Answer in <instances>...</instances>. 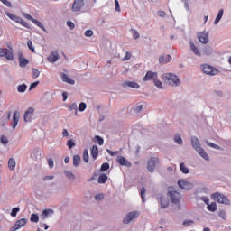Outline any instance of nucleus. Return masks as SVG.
<instances>
[{
	"label": "nucleus",
	"mask_w": 231,
	"mask_h": 231,
	"mask_svg": "<svg viewBox=\"0 0 231 231\" xmlns=\"http://www.w3.org/2000/svg\"><path fill=\"white\" fill-rule=\"evenodd\" d=\"M86 107H88V105H86V103L81 102L79 106V111H80V113L86 111Z\"/></svg>",
	"instance_id": "a18cd8bd"
},
{
	"label": "nucleus",
	"mask_w": 231,
	"mask_h": 231,
	"mask_svg": "<svg viewBox=\"0 0 231 231\" xmlns=\"http://www.w3.org/2000/svg\"><path fill=\"white\" fill-rule=\"evenodd\" d=\"M223 14H225V11L223 9H220L217 14V17L214 21V24H219V21L223 19Z\"/></svg>",
	"instance_id": "cd10ccee"
},
{
	"label": "nucleus",
	"mask_w": 231,
	"mask_h": 231,
	"mask_svg": "<svg viewBox=\"0 0 231 231\" xmlns=\"http://www.w3.org/2000/svg\"><path fill=\"white\" fill-rule=\"evenodd\" d=\"M48 60L49 62H57L59 60V52L56 51H52L51 53V55L48 57Z\"/></svg>",
	"instance_id": "b1692460"
},
{
	"label": "nucleus",
	"mask_w": 231,
	"mask_h": 231,
	"mask_svg": "<svg viewBox=\"0 0 231 231\" xmlns=\"http://www.w3.org/2000/svg\"><path fill=\"white\" fill-rule=\"evenodd\" d=\"M178 185L183 190H190V189H192V183H190L185 180H180L178 181Z\"/></svg>",
	"instance_id": "2eb2a0df"
},
{
	"label": "nucleus",
	"mask_w": 231,
	"mask_h": 231,
	"mask_svg": "<svg viewBox=\"0 0 231 231\" xmlns=\"http://www.w3.org/2000/svg\"><path fill=\"white\" fill-rule=\"evenodd\" d=\"M107 181V175L106 173L100 174L98 179H97V183H106Z\"/></svg>",
	"instance_id": "2f4dec72"
},
{
	"label": "nucleus",
	"mask_w": 231,
	"mask_h": 231,
	"mask_svg": "<svg viewBox=\"0 0 231 231\" xmlns=\"http://www.w3.org/2000/svg\"><path fill=\"white\" fill-rule=\"evenodd\" d=\"M21 208H13L11 211V216L12 217H17V212H19Z\"/></svg>",
	"instance_id": "c03bdc74"
},
{
	"label": "nucleus",
	"mask_w": 231,
	"mask_h": 231,
	"mask_svg": "<svg viewBox=\"0 0 231 231\" xmlns=\"http://www.w3.org/2000/svg\"><path fill=\"white\" fill-rule=\"evenodd\" d=\"M115 5H116V12H120V3L118 0H115Z\"/></svg>",
	"instance_id": "774afa93"
},
{
	"label": "nucleus",
	"mask_w": 231,
	"mask_h": 231,
	"mask_svg": "<svg viewBox=\"0 0 231 231\" xmlns=\"http://www.w3.org/2000/svg\"><path fill=\"white\" fill-rule=\"evenodd\" d=\"M162 79L164 84L168 86H172L173 88H178L181 82L180 81V78L173 73H165L162 76Z\"/></svg>",
	"instance_id": "f03ea898"
},
{
	"label": "nucleus",
	"mask_w": 231,
	"mask_h": 231,
	"mask_svg": "<svg viewBox=\"0 0 231 231\" xmlns=\"http://www.w3.org/2000/svg\"><path fill=\"white\" fill-rule=\"evenodd\" d=\"M64 174L68 180H75V174L71 171H64Z\"/></svg>",
	"instance_id": "f704fd0d"
},
{
	"label": "nucleus",
	"mask_w": 231,
	"mask_h": 231,
	"mask_svg": "<svg viewBox=\"0 0 231 231\" xmlns=\"http://www.w3.org/2000/svg\"><path fill=\"white\" fill-rule=\"evenodd\" d=\"M1 143L4 144V145H6L8 143V138H6V136H2L1 137Z\"/></svg>",
	"instance_id": "338daca9"
},
{
	"label": "nucleus",
	"mask_w": 231,
	"mask_h": 231,
	"mask_svg": "<svg viewBox=\"0 0 231 231\" xmlns=\"http://www.w3.org/2000/svg\"><path fill=\"white\" fill-rule=\"evenodd\" d=\"M117 163L123 167H131L133 165L131 162L127 161V159H125L124 156L117 157Z\"/></svg>",
	"instance_id": "6ab92c4d"
},
{
	"label": "nucleus",
	"mask_w": 231,
	"mask_h": 231,
	"mask_svg": "<svg viewBox=\"0 0 231 231\" xmlns=\"http://www.w3.org/2000/svg\"><path fill=\"white\" fill-rule=\"evenodd\" d=\"M84 8V0H74L72 4V12H80Z\"/></svg>",
	"instance_id": "f8f14e48"
},
{
	"label": "nucleus",
	"mask_w": 231,
	"mask_h": 231,
	"mask_svg": "<svg viewBox=\"0 0 231 231\" xmlns=\"http://www.w3.org/2000/svg\"><path fill=\"white\" fill-rule=\"evenodd\" d=\"M207 208L209 212H216L217 210V205H216V202H212L211 204H208Z\"/></svg>",
	"instance_id": "7c9ffc66"
},
{
	"label": "nucleus",
	"mask_w": 231,
	"mask_h": 231,
	"mask_svg": "<svg viewBox=\"0 0 231 231\" xmlns=\"http://www.w3.org/2000/svg\"><path fill=\"white\" fill-rule=\"evenodd\" d=\"M50 216H53V209H45L40 215L41 219L44 221V219H48Z\"/></svg>",
	"instance_id": "4be33fe9"
},
{
	"label": "nucleus",
	"mask_w": 231,
	"mask_h": 231,
	"mask_svg": "<svg viewBox=\"0 0 231 231\" xmlns=\"http://www.w3.org/2000/svg\"><path fill=\"white\" fill-rule=\"evenodd\" d=\"M27 46H28L29 50H31V51H32V53H35V47H33V42H32V41L27 42Z\"/></svg>",
	"instance_id": "09e8293b"
},
{
	"label": "nucleus",
	"mask_w": 231,
	"mask_h": 231,
	"mask_svg": "<svg viewBox=\"0 0 231 231\" xmlns=\"http://www.w3.org/2000/svg\"><path fill=\"white\" fill-rule=\"evenodd\" d=\"M141 198L143 203H145V187L141 189Z\"/></svg>",
	"instance_id": "5fc2aeb1"
},
{
	"label": "nucleus",
	"mask_w": 231,
	"mask_h": 231,
	"mask_svg": "<svg viewBox=\"0 0 231 231\" xmlns=\"http://www.w3.org/2000/svg\"><path fill=\"white\" fill-rule=\"evenodd\" d=\"M189 48L192 53H194V55H196L197 57H201V51H199V49H198L196 44H194V42L192 41L189 42Z\"/></svg>",
	"instance_id": "412c9836"
},
{
	"label": "nucleus",
	"mask_w": 231,
	"mask_h": 231,
	"mask_svg": "<svg viewBox=\"0 0 231 231\" xmlns=\"http://www.w3.org/2000/svg\"><path fill=\"white\" fill-rule=\"evenodd\" d=\"M108 169H109V163L104 162V163L101 165L100 171H101L102 172H106V171H108Z\"/></svg>",
	"instance_id": "49530a36"
},
{
	"label": "nucleus",
	"mask_w": 231,
	"mask_h": 231,
	"mask_svg": "<svg viewBox=\"0 0 231 231\" xmlns=\"http://www.w3.org/2000/svg\"><path fill=\"white\" fill-rule=\"evenodd\" d=\"M206 143H207V145H208V147H211L212 149H217V151H220V149H221V146H219L216 143H213L211 142L206 141Z\"/></svg>",
	"instance_id": "a19ab883"
},
{
	"label": "nucleus",
	"mask_w": 231,
	"mask_h": 231,
	"mask_svg": "<svg viewBox=\"0 0 231 231\" xmlns=\"http://www.w3.org/2000/svg\"><path fill=\"white\" fill-rule=\"evenodd\" d=\"M200 69L205 75H209L210 77H214L219 73V69L207 63L200 65Z\"/></svg>",
	"instance_id": "20e7f679"
},
{
	"label": "nucleus",
	"mask_w": 231,
	"mask_h": 231,
	"mask_svg": "<svg viewBox=\"0 0 231 231\" xmlns=\"http://www.w3.org/2000/svg\"><path fill=\"white\" fill-rule=\"evenodd\" d=\"M158 77V72H153V71H147L145 76L143 77V82H149L152 80L154 82V79Z\"/></svg>",
	"instance_id": "ddd939ff"
},
{
	"label": "nucleus",
	"mask_w": 231,
	"mask_h": 231,
	"mask_svg": "<svg viewBox=\"0 0 231 231\" xmlns=\"http://www.w3.org/2000/svg\"><path fill=\"white\" fill-rule=\"evenodd\" d=\"M91 156L94 160L98 158V147L97 145H93L91 148Z\"/></svg>",
	"instance_id": "c85d7f7f"
},
{
	"label": "nucleus",
	"mask_w": 231,
	"mask_h": 231,
	"mask_svg": "<svg viewBox=\"0 0 231 231\" xmlns=\"http://www.w3.org/2000/svg\"><path fill=\"white\" fill-rule=\"evenodd\" d=\"M153 84L156 86V88H158V89H163V83L160 81L158 77L154 79Z\"/></svg>",
	"instance_id": "4c0bfd02"
},
{
	"label": "nucleus",
	"mask_w": 231,
	"mask_h": 231,
	"mask_svg": "<svg viewBox=\"0 0 231 231\" xmlns=\"http://www.w3.org/2000/svg\"><path fill=\"white\" fill-rule=\"evenodd\" d=\"M123 88H130L132 89H140V84L136 83V81H125L122 84Z\"/></svg>",
	"instance_id": "a211bd4d"
},
{
	"label": "nucleus",
	"mask_w": 231,
	"mask_h": 231,
	"mask_svg": "<svg viewBox=\"0 0 231 231\" xmlns=\"http://www.w3.org/2000/svg\"><path fill=\"white\" fill-rule=\"evenodd\" d=\"M18 60H19L20 68H24L25 66H28L30 64V60L24 58V55H23V52L18 53Z\"/></svg>",
	"instance_id": "dca6fc26"
},
{
	"label": "nucleus",
	"mask_w": 231,
	"mask_h": 231,
	"mask_svg": "<svg viewBox=\"0 0 231 231\" xmlns=\"http://www.w3.org/2000/svg\"><path fill=\"white\" fill-rule=\"evenodd\" d=\"M26 89H28V86L24 83H23L22 85H18L17 87L18 93H24Z\"/></svg>",
	"instance_id": "473e14b6"
},
{
	"label": "nucleus",
	"mask_w": 231,
	"mask_h": 231,
	"mask_svg": "<svg viewBox=\"0 0 231 231\" xmlns=\"http://www.w3.org/2000/svg\"><path fill=\"white\" fill-rule=\"evenodd\" d=\"M3 5H5V6H7V8H12V2L8 1V0H0Z\"/></svg>",
	"instance_id": "6e6d98bb"
},
{
	"label": "nucleus",
	"mask_w": 231,
	"mask_h": 231,
	"mask_svg": "<svg viewBox=\"0 0 231 231\" xmlns=\"http://www.w3.org/2000/svg\"><path fill=\"white\" fill-rule=\"evenodd\" d=\"M104 199V194H97L95 196L96 201H101Z\"/></svg>",
	"instance_id": "e2e57ef3"
},
{
	"label": "nucleus",
	"mask_w": 231,
	"mask_h": 231,
	"mask_svg": "<svg viewBox=\"0 0 231 231\" xmlns=\"http://www.w3.org/2000/svg\"><path fill=\"white\" fill-rule=\"evenodd\" d=\"M169 196L171 199V203H173V205H177V207H180V200L181 199V194L172 189L169 191Z\"/></svg>",
	"instance_id": "1a4fd4ad"
},
{
	"label": "nucleus",
	"mask_w": 231,
	"mask_h": 231,
	"mask_svg": "<svg viewBox=\"0 0 231 231\" xmlns=\"http://www.w3.org/2000/svg\"><path fill=\"white\" fill-rule=\"evenodd\" d=\"M17 165V162H15V159L10 158L8 161V169L9 171H15V166Z\"/></svg>",
	"instance_id": "bb28decb"
},
{
	"label": "nucleus",
	"mask_w": 231,
	"mask_h": 231,
	"mask_svg": "<svg viewBox=\"0 0 231 231\" xmlns=\"http://www.w3.org/2000/svg\"><path fill=\"white\" fill-rule=\"evenodd\" d=\"M26 223H28V220L26 218H21L20 220H17L15 222V224L10 228V231L19 230V228H23V226H25Z\"/></svg>",
	"instance_id": "9b49d317"
},
{
	"label": "nucleus",
	"mask_w": 231,
	"mask_h": 231,
	"mask_svg": "<svg viewBox=\"0 0 231 231\" xmlns=\"http://www.w3.org/2000/svg\"><path fill=\"white\" fill-rule=\"evenodd\" d=\"M83 161L85 163H88L89 162V152H88V149H85L83 151Z\"/></svg>",
	"instance_id": "ea45409f"
},
{
	"label": "nucleus",
	"mask_w": 231,
	"mask_h": 231,
	"mask_svg": "<svg viewBox=\"0 0 231 231\" xmlns=\"http://www.w3.org/2000/svg\"><path fill=\"white\" fill-rule=\"evenodd\" d=\"M69 111H77V103H72L69 106Z\"/></svg>",
	"instance_id": "0e129e2a"
},
{
	"label": "nucleus",
	"mask_w": 231,
	"mask_h": 231,
	"mask_svg": "<svg viewBox=\"0 0 231 231\" xmlns=\"http://www.w3.org/2000/svg\"><path fill=\"white\" fill-rule=\"evenodd\" d=\"M171 60H172V56L171 55H166V56H160L159 57V63L161 64H168V62H171Z\"/></svg>",
	"instance_id": "5701e85b"
},
{
	"label": "nucleus",
	"mask_w": 231,
	"mask_h": 231,
	"mask_svg": "<svg viewBox=\"0 0 231 231\" xmlns=\"http://www.w3.org/2000/svg\"><path fill=\"white\" fill-rule=\"evenodd\" d=\"M213 52H214V49L209 45H206L202 50L203 55H207L208 57V55H212Z\"/></svg>",
	"instance_id": "393cba45"
},
{
	"label": "nucleus",
	"mask_w": 231,
	"mask_h": 231,
	"mask_svg": "<svg viewBox=\"0 0 231 231\" xmlns=\"http://www.w3.org/2000/svg\"><path fill=\"white\" fill-rule=\"evenodd\" d=\"M62 82H67V84L73 85L75 84V80H73L71 78L68 77L67 74L63 73L61 77Z\"/></svg>",
	"instance_id": "a878e982"
},
{
	"label": "nucleus",
	"mask_w": 231,
	"mask_h": 231,
	"mask_svg": "<svg viewBox=\"0 0 231 231\" xmlns=\"http://www.w3.org/2000/svg\"><path fill=\"white\" fill-rule=\"evenodd\" d=\"M219 217H221L222 219H226V212L225 211H220L218 214Z\"/></svg>",
	"instance_id": "69168bd1"
},
{
	"label": "nucleus",
	"mask_w": 231,
	"mask_h": 231,
	"mask_svg": "<svg viewBox=\"0 0 231 231\" xmlns=\"http://www.w3.org/2000/svg\"><path fill=\"white\" fill-rule=\"evenodd\" d=\"M133 57V53L131 51H126L125 56L122 58L123 62H125L127 60H130V59Z\"/></svg>",
	"instance_id": "37998d69"
},
{
	"label": "nucleus",
	"mask_w": 231,
	"mask_h": 231,
	"mask_svg": "<svg viewBox=\"0 0 231 231\" xmlns=\"http://www.w3.org/2000/svg\"><path fill=\"white\" fill-rule=\"evenodd\" d=\"M12 116V111H8L6 115L3 116V120H5V122H8Z\"/></svg>",
	"instance_id": "603ef678"
},
{
	"label": "nucleus",
	"mask_w": 231,
	"mask_h": 231,
	"mask_svg": "<svg viewBox=\"0 0 231 231\" xmlns=\"http://www.w3.org/2000/svg\"><path fill=\"white\" fill-rule=\"evenodd\" d=\"M80 155H74L73 156V166L74 167H79L80 165Z\"/></svg>",
	"instance_id": "c756f323"
},
{
	"label": "nucleus",
	"mask_w": 231,
	"mask_h": 231,
	"mask_svg": "<svg viewBox=\"0 0 231 231\" xmlns=\"http://www.w3.org/2000/svg\"><path fill=\"white\" fill-rule=\"evenodd\" d=\"M23 17H25V19H28L29 21H32V23H33V21H35V18H33L32 15L23 13Z\"/></svg>",
	"instance_id": "13d9d810"
},
{
	"label": "nucleus",
	"mask_w": 231,
	"mask_h": 231,
	"mask_svg": "<svg viewBox=\"0 0 231 231\" xmlns=\"http://www.w3.org/2000/svg\"><path fill=\"white\" fill-rule=\"evenodd\" d=\"M180 170L182 172V174H189V168H187V166H185L184 162L180 163Z\"/></svg>",
	"instance_id": "72a5a7b5"
},
{
	"label": "nucleus",
	"mask_w": 231,
	"mask_h": 231,
	"mask_svg": "<svg viewBox=\"0 0 231 231\" xmlns=\"http://www.w3.org/2000/svg\"><path fill=\"white\" fill-rule=\"evenodd\" d=\"M95 140L97 142L98 145H104V139L100 137V135H96Z\"/></svg>",
	"instance_id": "de8ad7c7"
},
{
	"label": "nucleus",
	"mask_w": 231,
	"mask_h": 231,
	"mask_svg": "<svg viewBox=\"0 0 231 231\" xmlns=\"http://www.w3.org/2000/svg\"><path fill=\"white\" fill-rule=\"evenodd\" d=\"M5 15L11 19V21H14V23H17L18 24H21L22 26H24V28H30V24L26 23L23 18L8 12L5 11Z\"/></svg>",
	"instance_id": "39448f33"
},
{
	"label": "nucleus",
	"mask_w": 231,
	"mask_h": 231,
	"mask_svg": "<svg viewBox=\"0 0 231 231\" xmlns=\"http://www.w3.org/2000/svg\"><path fill=\"white\" fill-rule=\"evenodd\" d=\"M158 167H160V158L154 156L150 157L146 162V169L148 172L152 174Z\"/></svg>",
	"instance_id": "7ed1b4c3"
},
{
	"label": "nucleus",
	"mask_w": 231,
	"mask_h": 231,
	"mask_svg": "<svg viewBox=\"0 0 231 231\" xmlns=\"http://www.w3.org/2000/svg\"><path fill=\"white\" fill-rule=\"evenodd\" d=\"M34 112L35 109L33 107H29L23 116L24 122H32V118H33Z\"/></svg>",
	"instance_id": "f3484780"
},
{
	"label": "nucleus",
	"mask_w": 231,
	"mask_h": 231,
	"mask_svg": "<svg viewBox=\"0 0 231 231\" xmlns=\"http://www.w3.org/2000/svg\"><path fill=\"white\" fill-rule=\"evenodd\" d=\"M17 124H19V112L15 111L13 115L11 127H13V129H15V127H17Z\"/></svg>",
	"instance_id": "aec40b11"
},
{
	"label": "nucleus",
	"mask_w": 231,
	"mask_h": 231,
	"mask_svg": "<svg viewBox=\"0 0 231 231\" xmlns=\"http://www.w3.org/2000/svg\"><path fill=\"white\" fill-rule=\"evenodd\" d=\"M157 199L160 202L162 208H167V207H169V198L163 195H158Z\"/></svg>",
	"instance_id": "4468645a"
},
{
	"label": "nucleus",
	"mask_w": 231,
	"mask_h": 231,
	"mask_svg": "<svg viewBox=\"0 0 231 231\" xmlns=\"http://www.w3.org/2000/svg\"><path fill=\"white\" fill-rule=\"evenodd\" d=\"M140 216V212L138 211H131L129 212L124 218V225H129V223H134L138 219Z\"/></svg>",
	"instance_id": "423d86ee"
},
{
	"label": "nucleus",
	"mask_w": 231,
	"mask_h": 231,
	"mask_svg": "<svg viewBox=\"0 0 231 231\" xmlns=\"http://www.w3.org/2000/svg\"><path fill=\"white\" fill-rule=\"evenodd\" d=\"M41 75V72L37 69H32V79H37Z\"/></svg>",
	"instance_id": "3c124183"
},
{
	"label": "nucleus",
	"mask_w": 231,
	"mask_h": 231,
	"mask_svg": "<svg viewBox=\"0 0 231 231\" xmlns=\"http://www.w3.org/2000/svg\"><path fill=\"white\" fill-rule=\"evenodd\" d=\"M39 86V81H35L30 85L29 91H32V89H35Z\"/></svg>",
	"instance_id": "4d7b16f0"
},
{
	"label": "nucleus",
	"mask_w": 231,
	"mask_h": 231,
	"mask_svg": "<svg viewBox=\"0 0 231 231\" xmlns=\"http://www.w3.org/2000/svg\"><path fill=\"white\" fill-rule=\"evenodd\" d=\"M191 145L193 149L203 158V160H206V162H208L210 160V157L208 156V153L205 152V149L201 147V143L199 142V139L196 136L191 137Z\"/></svg>",
	"instance_id": "f257e3e1"
},
{
	"label": "nucleus",
	"mask_w": 231,
	"mask_h": 231,
	"mask_svg": "<svg viewBox=\"0 0 231 231\" xmlns=\"http://www.w3.org/2000/svg\"><path fill=\"white\" fill-rule=\"evenodd\" d=\"M174 142L178 145H183V139H181V135H180V134H176L174 136Z\"/></svg>",
	"instance_id": "c9c22d12"
},
{
	"label": "nucleus",
	"mask_w": 231,
	"mask_h": 231,
	"mask_svg": "<svg viewBox=\"0 0 231 231\" xmlns=\"http://www.w3.org/2000/svg\"><path fill=\"white\" fill-rule=\"evenodd\" d=\"M212 198L215 201L220 203L221 205H230V199L228 197L222 193L216 192L212 195Z\"/></svg>",
	"instance_id": "0eeeda50"
},
{
	"label": "nucleus",
	"mask_w": 231,
	"mask_h": 231,
	"mask_svg": "<svg viewBox=\"0 0 231 231\" xmlns=\"http://www.w3.org/2000/svg\"><path fill=\"white\" fill-rule=\"evenodd\" d=\"M130 32L132 33L133 39H140V32L136 29H130Z\"/></svg>",
	"instance_id": "e433bc0d"
},
{
	"label": "nucleus",
	"mask_w": 231,
	"mask_h": 231,
	"mask_svg": "<svg viewBox=\"0 0 231 231\" xmlns=\"http://www.w3.org/2000/svg\"><path fill=\"white\" fill-rule=\"evenodd\" d=\"M194 221L193 220H186L183 222V226H190V225H193Z\"/></svg>",
	"instance_id": "052dcab7"
},
{
	"label": "nucleus",
	"mask_w": 231,
	"mask_h": 231,
	"mask_svg": "<svg viewBox=\"0 0 231 231\" xmlns=\"http://www.w3.org/2000/svg\"><path fill=\"white\" fill-rule=\"evenodd\" d=\"M142 109H143V105H139L134 106V113H141Z\"/></svg>",
	"instance_id": "8fccbe9b"
},
{
	"label": "nucleus",
	"mask_w": 231,
	"mask_h": 231,
	"mask_svg": "<svg viewBox=\"0 0 231 231\" xmlns=\"http://www.w3.org/2000/svg\"><path fill=\"white\" fill-rule=\"evenodd\" d=\"M197 37L202 44H208V32L203 31L200 32H198Z\"/></svg>",
	"instance_id": "9d476101"
},
{
	"label": "nucleus",
	"mask_w": 231,
	"mask_h": 231,
	"mask_svg": "<svg viewBox=\"0 0 231 231\" xmlns=\"http://www.w3.org/2000/svg\"><path fill=\"white\" fill-rule=\"evenodd\" d=\"M8 48L9 50L6 48H0V57H5L6 60L12 61L15 57L13 52L14 49L11 46H9Z\"/></svg>",
	"instance_id": "6e6552de"
},
{
	"label": "nucleus",
	"mask_w": 231,
	"mask_h": 231,
	"mask_svg": "<svg viewBox=\"0 0 231 231\" xmlns=\"http://www.w3.org/2000/svg\"><path fill=\"white\" fill-rule=\"evenodd\" d=\"M32 23H33V24H36V26H38V28H41V30H42V32H47V31H46V27H44V26L42 25V23L41 22H39L38 20L34 19V20L32 21Z\"/></svg>",
	"instance_id": "58836bf2"
},
{
	"label": "nucleus",
	"mask_w": 231,
	"mask_h": 231,
	"mask_svg": "<svg viewBox=\"0 0 231 231\" xmlns=\"http://www.w3.org/2000/svg\"><path fill=\"white\" fill-rule=\"evenodd\" d=\"M75 141H73L72 139L69 140L67 142V146L69 149H71L72 147H75Z\"/></svg>",
	"instance_id": "864d4df0"
},
{
	"label": "nucleus",
	"mask_w": 231,
	"mask_h": 231,
	"mask_svg": "<svg viewBox=\"0 0 231 231\" xmlns=\"http://www.w3.org/2000/svg\"><path fill=\"white\" fill-rule=\"evenodd\" d=\"M84 35L85 37H93V30H87Z\"/></svg>",
	"instance_id": "bf43d9fd"
},
{
	"label": "nucleus",
	"mask_w": 231,
	"mask_h": 231,
	"mask_svg": "<svg viewBox=\"0 0 231 231\" xmlns=\"http://www.w3.org/2000/svg\"><path fill=\"white\" fill-rule=\"evenodd\" d=\"M67 26H69V28H70V30H75V23L71 21L67 22Z\"/></svg>",
	"instance_id": "680f3d73"
},
{
	"label": "nucleus",
	"mask_w": 231,
	"mask_h": 231,
	"mask_svg": "<svg viewBox=\"0 0 231 231\" xmlns=\"http://www.w3.org/2000/svg\"><path fill=\"white\" fill-rule=\"evenodd\" d=\"M30 221L32 223H39V215L35 214V213H32L31 215V218H30Z\"/></svg>",
	"instance_id": "79ce46f5"
}]
</instances>
